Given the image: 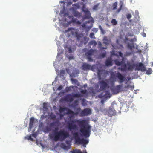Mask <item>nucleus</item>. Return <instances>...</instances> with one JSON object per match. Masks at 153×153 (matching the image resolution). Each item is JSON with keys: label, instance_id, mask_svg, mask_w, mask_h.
I'll return each instance as SVG.
<instances>
[{"label": "nucleus", "instance_id": "1", "mask_svg": "<svg viewBox=\"0 0 153 153\" xmlns=\"http://www.w3.org/2000/svg\"><path fill=\"white\" fill-rule=\"evenodd\" d=\"M74 123H77L80 127V131L82 135L85 137H88L91 134V126H85L87 121L85 120H70L68 122V128L69 130L71 131L72 130H76L77 129V126Z\"/></svg>", "mask_w": 153, "mask_h": 153}, {"label": "nucleus", "instance_id": "2", "mask_svg": "<svg viewBox=\"0 0 153 153\" xmlns=\"http://www.w3.org/2000/svg\"><path fill=\"white\" fill-rule=\"evenodd\" d=\"M59 129L58 127L55 128V131L54 132V137L53 140L55 141L58 140L63 141L66 138L69 137V134L68 132L64 130H61L59 132H56Z\"/></svg>", "mask_w": 153, "mask_h": 153}, {"label": "nucleus", "instance_id": "3", "mask_svg": "<svg viewBox=\"0 0 153 153\" xmlns=\"http://www.w3.org/2000/svg\"><path fill=\"white\" fill-rule=\"evenodd\" d=\"M116 77L118 79V82L121 83L124 82L126 78L124 76L119 72H117L115 74L114 73H112L111 75L110 78L112 80V83L114 84V82L116 81Z\"/></svg>", "mask_w": 153, "mask_h": 153}, {"label": "nucleus", "instance_id": "4", "mask_svg": "<svg viewBox=\"0 0 153 153\" xmlns=\"http://www.w3.org/2000/svg\"><path fill=\"white\" fill-rule=\"evenodd\" d=\"M74 140L75 143L77 145H79L82 144L84 146L88 144L89 142L88 140L85 139L84 138H80L79 136L78 133L77 132H76L73 134Z\"/></svg>", "mask_w": 153, "mask_h": 153}, {"label": "nucleus", "instance_id": "5", "mask_svg": "<svg viewBox=\"0 0 153 153\" xmlns=\"http://www.w3.org/2000/svg\"><path fill=\"white\" fill-rule=\"evenodd\" d=\"M83 52L85 53V55L86 58L89 62L93 61L92 56H94L95 52V50L93 49L88 50L87 48H85L82 50Z\"/></svg>", "mask_w": 153, "mask_h": 153}, {"label": "nucleus", "instance_id": "6", "mask_svg": "<svg viewBox=\"0 0 153 153\" xmlns=\"http://www.w3.org/2000/svg\"><path fill=\"white\" fill-rule=\"evenodd\" d=\"M70 32V33L72 35L75 36L77 38V40H79L83 37V35L78 33V30L73 28H69L65 30L66 32Z\"/></svg>", "mask_w": 153, "mask_h": 153}, {"label": "nucleus", "instance_id": "7", "mask_svg": "<svg viewBox=\"0 0 153 153\" xmlns=\"http://www.w3.org/2000/svg\"><path fill=\"white\" fill-rule=\"evenodd\" d=\"M99 98H108L110 97V94L109 91H104L99 94L98 96Z\"/></svg>", "mask_w": 153, "mask_h": 153}, {"label": "nucleus", "instance_id": "8", "mask_svg": "<svg viewBox=\"0 0 153 153\" xmlns=\"http://www.w3.org/2000/svg\"><path fill=\"white\" fill-rule=\"evenodd\" d=\"M91 111L89 108H86L82 110L80 114L81 117H83L90 115L91 114Z\"/></svg>", "mask_w": 153, "mask_h": 153}, {"label": "nucleus", "instance_id": "9", "mask_svg": "<svg viewBox=\"0 0 153 153\" xmlns=\"http://www.w3.org/2000/svg\"><path fill=\"white\" fill-rule=\"evenodd\" d=\"M100 85V89L101 91L105 90L107 88H109L108 83L104 80H102L99 82Z\"/></svg>", "mask_w": 153, "mask_h": 153}, {"label": "nucleus", "instance_id": "10", "mask_svg": "<svg viewBox=\"0 0 153 153\" xmlns=\"http://www.w3.org/2000/svg\"><path fill=\"white\" fill-rule=\"evenodd\" d=\"M76 110L77 111L75 112H74L71 110L67 108V109L66 110V111H67L66 114L68 115H71V117H72V116H73L74 115H78L81 110V108L79 107L78 108L76 109Z\"/></svg>", "mask_w": 153, "mask_h": 153}, {"label": "nucleus", "instance_id": "11", "mask_svg": "<svg viewBox=\"0 0 153 153\" xmlns=\"http://www.w3.org/2000/svg\"><path fill=\"white\" fill-rule=\"evenodd\" d=\"M122 87V85H117L116 86L112 87L111 90L112 91L116 94L119 93Z\"/></svg>", "mask_w": 153, "mask_h": 153}, {"label": "nucleus", "instance_id": "12", "mask_svg": "<svg viewBox=\"0 0 153 153\" xmlns=\"http://www.w3.org/2000/svg\"><path fill=\"white\" fill-rule=\"evenodd\" d=\"M116 111L112 106L110 107L107 111V113L108 115L110 116H114L116 114Z\"/></svg>", "mask_w": 153, "mask_h": 153}, {"label": "nucleus", "instance_id": "13", "mask_svg": "<svg viewBox=\"0 0 153 153\" xmlns=\"http://www.w3.org/2000/svg\"><path fill=\"white\" fill-rule=\"evenodd\" d=\"M84 8V6H83L82 10L85 12V16L84 17V19H89L90 17V11L86 9L84 10L83 8Z\"/></svg>", "mask_w": 153, "mask_h": 153}, {"label": "nucleus", "instance_id": "14", "mask_svg": "<svg viewBox=\"0 0 153 153\" xmlns=\"http://www.w3.org/2000/svg\"><path fill=\"white\" fill-rule=\"evenodd\" d=\"M82 69L84 71L89 70L91 68V65L86 63H84L82 67Z\"/></svg>", "mask_w": 153, "mask_h": 153}, {"label": "nucleus", "instance_id": "15", "mask_svg": "<svg viewBox=\"0 0 153 153\" xmlns=\"http://www.w3.org/2000/svg\"><path fill=\"white\" fill-rule=\"evenodd\" d=\"M137 69L138 70H140L142 71H145L146 70V69L143 64L142 63H140L139 64L138 67H137Z\"/></svg>", "mask_w": 153, "mask_h": 153}, {"label": "nucleus", "instance_id": "16", "mask_svg": "<svg viewBox=\"0 0 153 153\" xmlns=\"http://www.w3.org/2000/svg\"><path fill=\"white\" fill-rule=\"evenodd\" d=\"M105 65L107 66H111L112 65V60L111 57L108 58L106 59L105 62Z\"/></svg>", "mask_w": 153, "mask_h": 153}, {"label": "nucleus", "instance_id": "17", "mask_svg": "<svg viewBox=\"0 0 153 153\" xmlns=\"http://www.w3.org/2000/svg\"><path fill=\"white\" fill-rule=\"evenodd\" d=\"M34 118L33 117H32L30 118L29 130H30L33 127Z\"/></svg>", "mask_w": 153, "mask_h": 153}, {"label": "nucleus", "instance_id": "18", "mask_svg": "<svg viewBox=\"0 0 153 153\" xmlns=\"http://www.w3.org/2000/svg\"><path fill=\"white\" fill-rule=\"evenodd\" d=\"M64 100L66 101L71 102L73 101L74 99L71 95H68L64 98Z\"/></svg>", "mask_w": 153, "mask_h": 153}, {"label": "nucleus", "instance_id": "19", "mask_svg": "<svg viewBox=\"0 0 153 153\" xmlns=\"http://www.w3.org/2000/svg\"><path fill=\"white\" fill-rule=\"evenodd\" d=\"M122 61L120 62L117 59L114 60V62L115 64L117 66H120L121 65H123L124 63V59L122 58Z\"/></svg>", "mask_w": 153, "mask_h": 153}, {"label": "nucleus", "instance_id": "20", "mask_svg": "<svg viewBox=\"0 0 153 153\" xmlns=\"http://www.w3.org/2000/svg\"><path fill=\"white\" fill-rule=\"evenodd\" d=\"M119 4L120 6L119 8H118L116 11V13H119L120 11L122 9V8L123 6V2L122 1H120Z\"/></svg>", "mask_w": 153, "mask_h": 153}, {"label": "nucleus", "instance_id": "21", "mask_svg": "<svg viewBox=\"0 0 153 153\" xmlns=\"http://www.w3.org/2000/svg\"><path fill=\"white\" fill-rule=\"evenodd\" d=\"M103 41V43L106 45L109 44L111 42V40L108 39L107 37L105 36L104 38Z\"/></svg>", "mask_w": 153, "mask_h": 153}, {"label": "nucleus", "instance_id": "22", "mask_svg": "<svg viewBox=\"0 0 153 153\" xmlns=\"http://www.w3.org/2000/svg\"><path fill=\"white\" fill-rule=\"evenodd\" d=\"M71 153H87L86 151L82 153L80 149L73 150V151H71Z\"/></svg>", "mask_w": 153, "mask_h": 153}, {"label": "nucleus", "instance_id": "23", "mask_svg": "<svg viewBox=\"0 0 153 153\" xmlns=\"http://www.w3.org/2000/svg\"><path fill=\"white\" fill-rule=\"evenodd\" d=\"M131 104H132L131 102H126L124 104L123 107L125 108H127V109H128L130 107Z\"/></svg>", "mask_w": 153, "mask_h": 153}, {"label": "nucleus", "instance_id": "24", "mask_svg": "<svg viewBox=\"0 0 153 153\" xmlns=\"http://www.w3.org/2000/svg\"><path fill=\"white\" fill-rule=\"evenodd\" d=\"M73 15L75 17H80L81 16V14L77 11H75L73 13Z\"/></svg>", "mask_w": 153, "mask_h": 153}, {"label": "nucleus", "instance_id": "25", "mask_svg": "<svg viewBox=\"0 0 153 153\" xmlns=\"http://www.w3.org/2000/svg\"><path fill=\"white\" fill-rule=\"evenodd\" d=\"M118 69L119 70H120L122 71H126L127 69L126 64H124V65H122V67H119L118 68Z\"/></svg>", "mask_w": 153, "mask_h": 153}, {"label": "nucleus", "instance_id": "26", "mask_svg": "<svg viewBox=\"0 0 153 153\" xmlns=\"http://www.w3.org/2000/svg\"><path fill=\"white\" fill-rule=\"evenodd\" d=\"M118 5L117 2H116L112 4L111 6V9L113 10H114L117 9V6Z\"/></svg>", "mask_w": 153, "mask_h": 153}, {"label": "nucleus", "instance_id": "27", "mask_svg": "<svg viewBox=\"0 0 153 153\" xmlns=\"http://www.w3.org/2000/svg\"><path fill=\"white\" fill-rule=\"evenodd\" d=\"M127 65L128 66V69L131 70H133L135 66L134 64H131L130 63H128Z\"/></svg>", "mask_w": 153, "mask_h": 153}, {"label": "nucleus", "instance_id": "28", "mask_svg": "<svg viewBox=\"0 0 153 153\" xmlns=\"http://www.w3.org/2000/svg\"><path fill=\"white\" fill-rule=\"evenodd\" d=\"M83 39L84 40V41H85V43H84V44H86L87 42L88 41V38L87 37L85 36V37H84L83 36V38H81V40H80V41L81 42H82V43H83L84 42H83V41L82 40V39Z\"/></svg>", "mask_w": 153, "mask_h": 153}, {"label": "nucleus", "instance_id": "29", "mask_svg": "<svg viewBox=\"0 0 153 153\" xmlns=\"http://www.w3.org/2000/svg\"><path fill=\"white\" fill-rule=\"evenodd\" d=\"M102 71L101 70H98L97 71V75L98 79L99 80L101 79L102 74Z\"/></svg>", "mask_w": 153, "mask_h": 153}, {"label": "nucleus", "instance_id": "30", "mask_svg": "<svg viewBox=\"0 0 153 153\" xmlns=\"http://www.w3.org/2000/svg\"><path fill=\"white\" fill-rule=\"evenodd\" d=\"M61 147L65 150H68V147L63 143H61Z\"/></svg>", "mask_w": 153, "mask_h": 153}, {"label": "nucleus", "instance_id": "31", "mask_svg": "<svg viewBox=\"0 0 153 153\" xmlns=\"http://www.w3.org/2000/svg\"><path fill=\"white\" fill-rule=\"evenodd\" d=\"M98 48H100L102 50V49H106L107 48H104L102 46V44L101 43V42H100V41H99L98 42Z\"/></svg>", "mask_w": 153, "mask_h": 153}, {"label": "nucleus", "instance_id": "32", "mask_svg": "<svg viewBox=\"0 0 153 153\" xmlns=\"http://www.w3.org/2000/svg\"><path fill=\"white\" fill-rule=\"evenodd\" d=\"M128 47L130 50H132L133 48H134V46L133 43L132 44H128Z\"/></svg>", "mask_w": 153, "mask_h": 153}, {"label": "nucleus", "instance_id": "33", "mask_svg": "<svg viewBox=\"0 0 153 153\" xmlns=\"http://www.w3.org/2000/svg\"><path fill=\"white\" fill-rule=\"evenodd\" d=\"M90 44L91 45H93L94 46H96L97 45V43L95 40H93L90 42Z\"/></svg>", "mask_w": 153, "mask_h": 153}, {"label": "nucleus", "instance_id": "34", "mask_svg": "<svg viewBox=\"0 0 153 153\" xmlns=\"http://www.w3.org/2000/svg\"><path fill=\"white\" fill-rule=\"evenodd\" d=\"M72 96L73 97H81L82 96V95L81 94H73Z\"/></svg>", "mask_w": 153, "mask_h": 153}, {"label": "nucleus", "instance_id": "35", "mask_svg": "<svg viewBox=\"0 0 153 153\" xmlns=\"http://www.w3.org/2000/svg\"><path fill=\"white\" fill-rule=\"evenodd\" d=\"M93 27V24H91V25L89 26H87L86 27H85L86 30L87 31H88L90 30L92 27Z\"/></svg>", "mask_w": 153, "mask_h": 153}, {"label": "nucleus", "instance_id": "36", "mask_svg": "<svg viewBox=\"0 0 153 153\" xmlns=\"http://www.w3.org/2000/svg\"><path fill=\"white\" fill-rule=\"evenodd\" d=\"M72 22L74 23H80V22L79 21H77L76 19L73 18L72 19Z\"/></svg>", "mask_w": 153, "mask_h": 153}, {"label": "nucleus", "instance_id": "37", "mask_svg": "<svg viewBox=\"0 0 153 153\" xmlns=\"http://www.w3.org/2000/svg\"><path fill=\"white\" fill-rule=\"evenodd\" d=\"M111 22L112 23L113 25H116L117 24V22L115 19H113L111 21Z\"/></svg>", "mask_w": 153, "mask_h": 153}, {"label": "nucleus", "instance_id": "38", "mask_svg": "<svg viewBox=\"0 0 153 153\" xmlns=\"http://www.w3.org/2000/svg\"><path fill=\"white\" fill-rule=\"evenodd\" d=\"M99 29L101 30V32L102 33V34H104L105 33V30L103 29L101 26L100 25H99Z\"/></svg>", "mask_w": 153, "mask_h": 153}, {"label": "nucleus", "instance_id": "39", "mask_svg": "<svg viewBox=\"0 0 153 153\" xmlns=\"http://www.w3.org/2000/svg\"><path fill=\"white\" fill-rule=\"evenodd\" d=\"M67 109V108L64 107V108H61L59 109V111L60 112H63L65 110H66Z\"/></svg>", "mask_w": 153, "mask_h": 153}, {"label": "nucleus", "instance_id": "40", "mask_svg": "<svg viewBox=\"0 0 153 153\" xmlns=\"http://www.w3.org/2000/svg\"><path fill=\"white\" fill-rule=\"evenodd\" d=\"M43 108L45 109H48V105L47 103H43Z\"/></svg>", "mask_w": 153, "mask_h": 153}, {"label": "nucleus", "instance_id": "41", "mask_svg": "<svg viewBox=\"0 0 153 153\" xmlns=\"http://www.w3.org/2000/svg\"><path fill=\"white\" fill-rule=\"evenodd\" d=\"M152 73V70L151 68H149L146 71V73L148 74H150Z\"/></svg>", "mask_w": 153, "mask_h": 153}, {"label": "nucleus", "instance_id": "42", "mask_svg": "<svg viewBox=\"0 0 153 153\" xmlns=\"http://www.w3.org/2000/svg\"><path fill=\"white\" fill-rule=\"evenodd\" d=\"M94 34L93 33H91L90 34V37L91 38L95 39V37L94 36Z\"/></svg>", "mask_w": 153, "mask_h": 153}, {"label": "nucleus", "instance_id": "43", "mask_svg": "<svg viewBox=\"0 0 153 153\" xmlns=\"http://www.w3.org/2000/svg\"><path fill=\"white\" fill-rule=\"evenodd\" d=\"M87 92V91L86 90H82L80 91L81 93L82 94H85Z\"/></svg>", "mask_w": 153, "mask_h": 153}, {"label": "nucleus", "instance_id": "44", "mask_svg": "<svg viewBox=\"0 0 153 153\" xmlns=\"http://www.w3.org/2000/svg\"><path fill=\"white\" fill-rule=\"evenodd\" d=\"M27 137L28 140H30L31 141H33V139L31 137V136L30 135L29 136H28Z\"/></svg>", "mask_w": 153, "mask_h": 153}, {"label": "nucleus", "instance_id": "45", "mask_svg": "<svg viewBox=\"0 0 153 153\" xmlns=\"http://www.w3.org/2000/svg\"><path fill=\"white\" fill-rule=\"evenodd\" d=\"M131 16H132L131 14H128L126 16L127 18L128 19H130Z\"/></svg>", "mask_w": 153, "mask_h": 153}, {"label": "nucleus", "instance_id": "46", "mask_svg": "<svg viewBox=\"0 0 153 153\" xmlns=\"http://www.w3.org/2000/svg\"><path fill=\"white\" fill-rule=\"evenodd\" d=\"M56 122H53L50 123V126L51 127H53L55 125Z\"/></svg>", "mask_w": 153, "mask_h": 153}, {"label": "nucleus", "instance_id": "47", "mask_svg": "<svg viewBox=\"0 0 153 153\" xmlns=\"http://www.w3.org/2000/svg\"><path fill=\"white\" fill-rule=\"evenodd\" d=\"M73 5L75 6L76 7L78 8H79V5L77 3L74 4Z\"/></svg>", "mask_w": 153, "mask_h": 153}, {"label": "nucleus", "instance_id": "48", "mask_svg": "<svg viewBox=\"0 0 153 153\" xmlns=\"http://www.w3.org/2000/svg\"><path fill=\"white\" fill-rule=\"evenodd\" d=\"M106 54L105 53H102L100 55V56L102 58H104L105 57Z\"/></svg>", "mask_w": 153, "mask_h": 153}, {"label": "nucleus", "instance_id": "49", "mask_svg": "<svg viewBox=\"0 0 153 153\" xmlns=\"http://www.w3.org/2000/svg\"><path fill=\"white\" fill-rule=\"evenodd\" d=\"M65 142L67 144L70 146L71 145V141L70 140H66Z\"/></svg>", "mask_w": 153, "mask_h": 153}, {"label": "nucleus", "instance_id": "50", "mask_svg": "<svg viewBox=\"0 0 153 153\" xmlns=\"http://www.w3.org/2000/svg\"><path fill=\"white\" fill-rule=\"evenodd\" d=\"M63 14H64V16H65L66 14L68 15V14L67 13H64V11H61L60 13V15H62Z\"/></svg>", "mask_w": 153, "mask_h": 153}, {"label": "nucleus", "instance_id": "51", "mask_svg": "<svg viewBox=\"0 0 153 153\" xmlns=\"http://www.w3.org/2000/svg\"><path fill=\"white\" fill-rule=\"evenodd\" d=\"M92 31L95 33H96L98 31V29L96 28H94L92 29Z\"/></svg>", "mask_w": 153, "mask_h": 153}, {"label": "nucleus", "instance_id": "52", "mask_svg": "<svg viewBox=\"0 0 153 153\" xmlns=\"http://www.w3.org/2000/svg\"><path fill=\"white\" fill-rule=\"evenodd\" d=\"M95 68V65H93L92 66H91V68L90 70H91L92 71H94V69Z\"/></svg>", "mask_w": 153, "mask_h": 153}, {"label": "nucleus", "instance_id": "53", "mask_svg": "<svg viewBox=\"0 0 153 153\" xmlns=\"http://www.w3.org/2000/svg\"><path fill=\"white\" fill-rule=\"evenodd\" d=\"M68 52L69 53H71L72 52V49H71V48L69 47L68 48Z\"/></svg>", "mask_w": 153, "mask_h": 153}, {"label": "nucleus", "instance_id": "54", "mask_svg": "<svg viewBox=\"0 0 153 153\" xmlns=\"http://www.w3.org/2000/svg\"><path fill=\"white\" fill-rule=\"evenodd\" d=\"M132 88V86H131L129 85H128L127 86H125V88Z\"/></svg>", "mask_w": 153, "mask_h": 153}, {"label": "nucleus", "instance_id": "55", "mask_svg": "<svg viewBox=\"0 0 153 153\" xmlns=\"http://www.w3.org/2000/svg\"><path fill=\"white\" fill-rule=\"evenodd\" d=\"M72 81L73 82H74L75 83H76L77 82H78V80L76 79H72Z\"/></svg>", "mask_w": 153, "mask_h": 153}, {"label": "nucleus", "instance_id": "56", "mask_svg": "<svg viewBox=\"0 0 153 153\" xmlns=\"http://www.w3.org/2000/svg\"><path fill=\"white\" fill-rule=\"evenodd\" d=\"M63 87L62 85L59 86L57 88V89L60 90Z\"/></svg>", "mask_w": 153, "mask_h": 153}, {"label": "nucleus", "instance_id": "57", "mask_svg": "<svg viewBox=\"0 0 153 153\" xmlns=\"http://www.w3.org/2000/svg\"><path fill=\"white\" fill-rule=\"evenodd\" d=\"M32 136L33 137L36 138L37 136V134L36 133H35L32 134Z\"/></svg>", "mask_w": 153, "mask_h": 153}, {"label": "nucleus", "instance_id": "58", "mask_svg": "<svg viewBox=\"0 0 153 153\" xmlns=\"http://www.w3.org/2000/svg\"><path fill=\"white\" fill-rule=\"evenodd\" d=\"M51 118L52 119H55L56 118V116L54 115H53L51 117Z\"/></svg>", "mask_w": 153, "mask_h": 153}, {"label": "nucleus", "instance_id": "59", "mask_svg": "<svg viewBox=\"0 0 153 153\" xmlns=\"http://www.w3.org/2000/svg\"><path fill=\"white\" fill-rule=\"evenodd\" d=\"M65 70H62L61 71L60 73L61 74H64L65 73Z\"/></svg>", "mask_w": 153, "mask_h": 153}, {"label": "nucleus", "instance_id": "60", "mask_svg": "<svg viewBox=\"0 0 153 153\" xmlns=\"http://www.w3.org/2000/svg\"><path fill=\"white\" fill-rule=\"evenodd\" d=\"M119 55L120 56L122 57L123 54L121 52H120V51L119 52Z\"/></svg>", "mask_w": 153, "mask_h": 153}, {"label": "nucleus", "instance_id": "61", "mask_svg": "<svg viewBox=\"0 0 153 153\" xmlns=\"http://www.w3.org/2000/svg\"><path fill=\"white\" fill-rule=\"evenodd\" d=\"M82 26L83 28H85V27H87V26L85 24H83L82 25Z\"/></svg>", "mask_w": 153, "mask_h": 153}, {"label": "nucleus", "instance_id": "62", "mask_svg": "<svg viewBox=\"0 0 153 153\" xmlns=\"http://www.w3.org/2000/svg\"><path fill=\"white\" fill-rule=\"evenodd\" d=\"M111 54L113 55H114L115 54L114 51L113 50L111 52Z\"/></svg>", "mask_w": 153, "mask_h": 153}, {"label": "nucleus", "instance_id": "63", "mask_svg": "<svg viewBox=\"0 0 153 153\" xmlns=\"http://www.w3.org/2000/svg\"><path fill=\"white\" fill-rule=\"evenodd\" d=\"M74 59V57L73 56H70L69 57V59L70 60L72 59Z\"/></svg>", "mask_w": 153, "mask_h": 153}, {"label": "nucleus", "instance_id": "64", "mask_svg": "<svg viewBox=\"0 0 153 153\" xmlns=\"http://www.w3.org/2000/svg\"><path fill=\"white\" fill-rule=\"evenodd\" d=\"M104 100H101V102L102 103V104H103L104 103Z\"/></svg>", "mask_w": 153, "mask_h": 153}]
</instances>
